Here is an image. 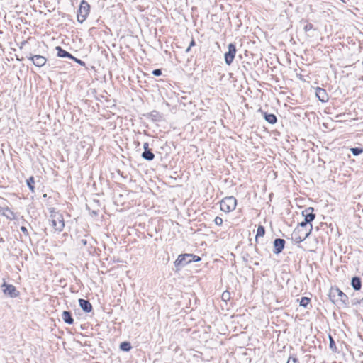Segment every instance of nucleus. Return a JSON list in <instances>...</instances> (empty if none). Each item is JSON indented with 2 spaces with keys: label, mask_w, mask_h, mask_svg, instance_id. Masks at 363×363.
<instances>
[{
  "label": "nucleus",
  "mask_w": 363,
  "mask_h": 363,
  "mask_svg": "<svg viewBox=\"0 0 363 363\" xmlns=\"http://www.w3.org/2000/svg\"><path fill=\"white\" fill-rule=\"evenodd\" d=\"M287 363H299L298 359L294 357H290Z\"/></svg>",
  "instance_id": "nucleus-33"
},
{
  "label": "nucleus",
  "mask_w": 363,
  "mask_h": 363,
  "mask_svg": "<svg viewBox=\"0 0 363 363\" xmlns=\"http://www.w3.org/2000/svg\"><path fill=\"white\" fill-rule=\"evenodd\" d=\"M50 213L51 214L50 222L51 223V225L52 226L55 231H62L65 227L63 216L61 213L54 212V211H51Z\"/></svg>",
  "instance_id": "nucleus-3"
},
{
  "label": "nucleus",
  "mask_w": 363,
  "mask_h": 363,
  "mask_svg": "<svg viewBox=\"0 0 363 363\" xmlns=\"http://www.w3.org/2000/svg\"><path fill=\"white\" fill-rule=\"evenodd\" d=\"M265 234V228L262 225H259L257 230V234L255 237L256 241H257L259 237H263Z\"/></svg>",
  "instance_id": "nucleus-22"
},
{
  "label": "nucleus",
  "mask_w": 363,
  "mask_h": 363,
  "mask_svg": "<svg viewBox=\"0 0 363 363\" xmlns=\"http://www.w3.org/2000/svg\"><path fill=\"white\" fill-rule=\"evenodd\" d=\"M147 118L154 122H157L162 120V115L159 111L153 110L148 113Z\"/></svg>",
  "instance_id": "nucleus-16"
},
{
  "label": "nucleus",
  "mask_w": 363,
  "mask_h": 363,
  "mask_svg": "<svg viewBox=\"0 0 363 363\" xmlns=\"http://www.w3.org/2000/svg\"><path fill=\"white\" fill-rule=\"evenodd\" d=\"M351 285L354 290L359 291L362 287V280L359 277H354L351 281Z\"/></svg>",
  "instance_id": "nucleus-18"
},
{
  "label": "nucleus",
  "mask_w": 363,
  "mask_h": 363,
  "mask_svg": "<svg viewBox=\"0 0 363 363\" xmlns=\"http://www.w3.org/2000/svg\"><path fill=\"white\" fill-rule=\"evenodd\" d=\"M221 298L223 301L227 302L230 299V293L228 291H225L221 295Z\"/></svg>",
  "instance_id": "nucleus-26"
},
{
  "label": "nucleus",
  "mask_w": 363,
  "mask_h": 363,
  "mask_svg": "<svg viewBox=\"0 0 363 363\" xmlns=\"http://www.w3.org/2000/svg\"><path fill=\"white\" fill-rule=\"evenodd\" d=\"M91 213L94 216H97L99 213V210H93Z\"/></svg>",
  "instance_id": "nucleus-38"
},
{
  "label": "nucleus",
  "mask_w": 363,
  "mask_h": 363,
  "mask_svg": "<svg viewBox=\"0 0 363 363\" xmlns=\"http://www.w3.org/2000/svg\"><path fill=\"white\" fill-rule=\"evenodd\" d=\"M237 206V199L231 196L223 198L220 202V210L225 213L234 211Z\"/></svg>",
  "instance_id": "nucleus-4"
},
{
  "label": "nucleus",
  "mask_w": 363,
  "mask_h": 363,
  "mask_svg": "<svg viewBox=\"0 0 363 363\" xmlns=\"http://www.w3.org/2000/svg\"><path fill=\"white\" fill-rule=\"evenodd\" d=\"M90 12V5L89 3L82 0L80 3L78 13H77V21L80 23H82L87 18L88 15Z\"/></svg>",
  "instance_id": "nucleus-6"
},
{
  "label": "nucleus",
  "mask_w": 363,
  "mask_h": 363,
  "mask_svg": "<svg viewBox=\"0 0 363 363\" xmlns=\"http://www.w3.org/2000/svg\"><path fill=\"white\" fill-rule=\"evenodd\" d=\"M313 229L312 224H310L308 229L296 227L292 234L291 239L295 243H301L305 240L311 234Z\"/></svg>",
  "instance_id": "nucleus-2"
},
{
  "label": "nucleus",
  "mask_w": 363,
  "mask_h": 363,
  "mask_svg": "<svg viewBox=\"0 0 363 363\" xmlns=\"http://www.w3.org/2000/svg\"><path fill=\"white\" fill-rule=\"evenodd\" d=\"M359 303L363 306V298L359 301Z\"/></svg>",
  "instance_id": "nucleus-40"
},
{
  "label": "nucleus",
  "mask_w": 363,
  "mask_h": 363,
  "mask_svg": "<svg viewBox=\"0 0 363 363\" xmlns=\"http://www.w3.org/2000/svg\"><path fill=\"white\" fill-rule=\"evenodd\" d=\"M302 215L304 217V220L308 223H311L315 218V214L313 213V208L312 207H308L303 210Z\"/></svg>",
  "instance_id": "nucleus-11"
},
{
  "label": "nucleus",
  "mask_w": 363,
  "mask_h": 363,
  "mask_svg": "<svg viewBox=\"0 0 363 363\" xmlns=\"http://www.w3.org/2000/svg\"><path fill=\"white\" fill-rule=\"evenodd\" d=\"M0 213L10 220L16 218L15 213L8 206L0 207Z\"/></svg>",
  "instance_id": "nucleus-12"
},
{
  "label": "nucleus",
  "mask_w": 363,
  "mask_h": 363,
  "mask_svg": "<svg viewBox=\"0 0 363 363\" xmlns=\"http://www.w3.org/2000/svg\"><path fill=\"white\" fill-rule=\"evenodd\" d=\"M26 183H27V185H28V188L30 189V190L33 192L34 189H35V186H34L35 180H34L33 177H30L29 179H28L26 181Z\"/></svg>",
  "instance_id": "nucleus-23"
},
{
  "label": "nucleus",
  "mask_w": 363,
  "mask_h": 363,
  "mask_svg": "<svg viewBox=\"0 0 363 363\" xmlns=\"http://www.w3.org/2000/svg\"><path fill=\"white\" fill-rule=\"evenodd\" d=\"M310 224L311 223H308V222H306L304 220L303 221L301 222L297 227L304 228V229H308Z\"/></svg>",
  "instance_id": "nucleus-27"
},
{
  "label": "nucleus",
  "mask_w": 363,
  "mask_h": 363,
  "mask_svg": "<svg viewBox=\"0 0 363 363\" xmlns=\"http://www.w3.org/2000/svg\"><path fill=\"white\" fill-rule=\"evenodd\" d=\"M80 242L84 246L86 245L87 244V241L86 239H82Z\"/></svg>",
  "instance_id": "nucleus-37"
},
{
  "label": "nucleus",
  "mask_w": 363,
  "mask_h": 363,
  "mask_svg": "<svg viewBox=\"0 0 363 363\" xmlns=\"http://www.w3.org/2000/svg\"><path fill=\"white\" fill-rule=\"evenodd\" d=\"M62 318L63 321L67 324L72 325L74 323V319L69 311H64L62 313Z\"/></svg>",
  "instance_id": "nucleus-17"
},
{
  "label": "nucleus",
  "mask_w": 363,
  "mask_h": 363,
  "mask_svg": "<svg viewBox=\"0 0 363 363\" xmlns=\"http://www.w3.org/2000/svg\"><path fill=\"white\" fill-rule=\"evenodd\" d=\"M1 287L3 288L4 294L11 298H16L20 295V292L16 289V286L12 284H8L4 282Z\"/></svg>",
  "instance_id": "nucleus-8"
},
{
  "label": "nucleus",
  "mask_w": 363,
  "mask_h": 363,
  "mask_svg": "<svg viewBox=\"0 0 363 363\" xmlns=\"http://www.w3.org/2000/svg\"><path fill=\"white\" fill-rule=\"evenodd\" d=\"M214 223L216 225L220 226L223 224V219L219 216H216L214 219Z\"/></svg>",
  "instance_id": "nucleus-29"
},
{
  "label": "nucleus",
  "mask_w": 363,
  "mask_h": 363,
  "mask_svg": "<svg viewBox=\"0 0 363 363\" xmlns=\"http://www.w3.org/2000/svg\"><path fill=\"white\" fill-rule=\"evenodd\" d=\"M350 151L352 152L353 155L357 156V155H360L361 153L363 152V148L359 147H352L350 149Z\"/></svg>",
  "instance_id": "nucleus-25"
},
{
  "label": "nucleus",
  "mask_w": 363,
  "mask_h": 363,
  "mask_svg": "<svg viewBox=\"0 0 363 363\" xmlns=\"http://www.w3.org/2000/svg\"><path fill=\"white\" fill-rule=\"evenodd\" d=\"M315 95L318 99L322 102H327L329 99L328 94H327L325 89L317 87L315 90Z\"/></svg>",
  "instance_id": "nucleus-13"
},
{
  "label": "nucleus",
  "mask_w": 363,
  "mask_h": 363,
  "mask_svg": "<svg viewBox=\"0 0 363 363\" xmlns=\"http://www.w3.org/2000/svg\"><path fill=\"white\" fill-rule=\"evenodd\" d=\"M330 348L333 351L336 349L335 342L331 336H330Z\"/></svg>",
  "instance_id": "nucleus-31"
},
{
  "label": "nucleus",
  "mask_w": 363,
  "mask_h": 363,
  "mask_svg": "<svg viewBox=\"0 0 363 363\" xmlns=\"http://www.w3.org/2000/svg\"><path fill=\"white\" fill-rule=\"evenodd\" d=\"M28 59L32 61L34 65L38 67L44 66L47 62V59L44 56L40 55H30L28 57Z\"/></svg>",
  "instance_id": "nucleus-9"
},
{
  "label": "nucleus",
  "mask_w": 363,
  "mask_h": 363,
  "mask_svg": "<svg viewBox=\"0 0 363 363\" xmlns=\"http://www.w3.org/2000/svg\"><path fill=\"white\" fill-rule=\"evenodd\" d=\"M285 243H286V242L284 239L276 238L273 242V244H274L273 252L274 254H279L280 252H281L284 248Z\"/></svg>",
  "instance_id": "nucleus-10"
},
{
  "label": "nucleus",
  "mask_w": 363,
  "mask_h": 363,
  "mask_svg": "<svg viewBox=\"0 0 363 363\" xmlns=\"http://www.w3.org/2000/svg\"><path fill=\"white\" fill-rule=\"evenodd\" d=\"M70 59L73 60L74 62H76L77 63H78L79 65H80L82 66H85V65H86L84 61L81 60L80 59L76 58L73 55H72V57Z\"/></svg>",
  "instance_id": "nucleus-28"
},
{
  "label": "nucleus",
  "mask_w": 363,
  "mask_h": 363,
  "mask_svg": "<svg viewBox=\"0 0 363 363\" xmlns=\"http://www.w3.org/2000/svg\"><path fill=\"white\" fill-rule=\"evenodd\" d=\"M143 149H144V150H150V149L149 148V143H145L143 144Z\"/></svg>",
  "instance_id": "nucleus-35"
},
{
  "label": "nucleus",
  "mask_w": 363,
  "mask_h": 363,
  "mask_svg": "<svg viewBox=\"0 0 363 363\" xmlns=\"http://www.w3.org/2000/svg\"><path fill=\"white\" fill-rule=\"evenodd\" d=\"M56 50L57 51V57H68V58H71L72 57V54H70L69 52L65 50L64 49H62L60 46H57L55 48Z\"/></svg>",
  "instance_id": "nucleus-19"
},
{
  "label": "nucleus",
  "mask_w": 363,
  "mask_h": 363,
  "mask_svg": "<svg viewBox=\"0 0 363 363\" xmlns=\"http://www.w3.org/2000/svg\"><path fill=\"white\" fill-rule=\"evenodd\" d=\"M152 74L159 77L162 75V70L160 69H155L152 71Z\"/></svg>",
  "instance_id": "nucleus-32"
},
{
  "label": "nucleus",
  "mask_w": 363,
  "mask_h": 363,
  "mask_svg": "<svg viewBox=\"0 0 363 363\" xmlns=\"http://www.w3.org/2000/svg\"><path fill=\"white\" fill-rule=\"evenodd\" d=\"M132 347L129 342H123L120 344V349L124 352H129Z\"/></svg>",
  "instance_id": "nucleus-21"
},
{
  "label": "nucleus",
  "mask_w": 363,
  "mask_h": 363,
  "mask_svg": "<svg viewBox=\"0 0 363 363\" xmlns=\"http://www.w3.org/2000/svg\"><path fill=\"white\" fill-rule=\"evenodd\" d=\"M311 299L308 297H302L300 300V306L307 308L309 305Z\"/></svg>",
  "instance_id": "nucleus-24"
},
{
  "label": "nucleus",
  "mask_w": 363,
  "mask_h": 363,
  "mask_svg": "<svg viewBox=\"0 0 363 363\" xmlns=\"http://www.w3.org/2000/svg\"><path fill=\"white\" fill-rule=\"evenodd\" d=\"M201 260V257L194 254L179 255L174 264L177 270L185 267L191 262H196Z\"/></svg>",
  "instance_id": "nucleus-1"
},
{
  "label": "nucleus",
  "mask_w": 363,
  "mask_h": 363,
  "mask_svg": "<svg viewBox=\"0 0 363 363\" xmlns=\"http://www.w3.org/2000/svg\"><path fill=\"white\" fill-rule=\"evenodd\" d=\"M191 48H190V47L189 46V47L186 49L185 52H190V50H191Z\"/></svg>",
  "instance_id": "nucleus-39"
},
{
  "label": "nucleus",
  "mask_w": 363,
  "mask_h": 363,
  "mask_svg": "<svg viewBox=\"0 0 363 363\" xmlns=\"http://www.w3.org/2000/svg\"><path fill=\"white\" fill-rule=\"evenodd\" d=\"M21 230L22 231V233H23L26 236H28V235H29V233H28V229H27L25 226H21Z\"/></svg>",
  "instance_id": "nucleus-34"
},
{
  "label": "nucleus",
  "mask_w": 363,
  "mask_h": 363,
  "mask_svg": "<svg viewBox=\"0 0 363 363\" xmlns=\"http://www.w3.org/2000/svg\"><path fill=\"white\" fill-rule=\"evenodd\" d=\"M79 304L82 309L86 313H90L93 309L91 303L88 300L79 298Z\"/></svg>",
  "instance_id": "nucleus-14"
},
{
  "label": "nucleus",
  "mask_w": 363,
  "mask_h": 363,
  "mask_svg": "<svg viewBox=\"0 0 363 363\" xmlns=\"http://www.w3.org/2000/svg\"><path fill=\"white\" fill-rule=\"evenodd\" d=\"M329 296L333 301L340 300L344 305L349 303L348 296L337 287L330 289Z\"/></svg>",
  "instance_id": "nucleus-5"
},
{
  "label": "nucleus",
  "mask_w": 363,
  "mask_h": 363,
  "mask_svg": "<svg viewBox=\"0 0 363 363\" xmlns=\"http://www.w3.org/2000/svg\"><path fill=\"white\" fill-rule=\"evenodd\" d=\"M141 156L144 160L147 161H152L155 158V155L151 150H144Z\"/></svg>",
  "instance_id": "nucleus-20"
},
{
  "label": "nucleus",
  "mask_w": 363,
  "mask_h": 363,
  "mask_svg": "<svg viewBox=\"0 0 363 363\" xmlns=\"http://www.w3.org/2000/svg\"><path fill=\"white\" fill-rule=\"evenodd\" d=\"M228 52L225 53L224 58L226 65H230L237 52L236 46L234 43H230L228 46Z\"/></svg>",
  "instance_id": "nucleus-7"
},
{
  "label": "nucleus",
  "mask_w": 363,
  "mask_h": 363,
  "mask_svg": "<svg viewBox=\"0 0 363 363\" xmlns=\"http://www.w3.org/2000/svg\"><path fill=\"white\" fill-rule=\"evenodd\" d=\"M195 45H196L195 40L194 38H192L189 46L190 48H191V47L194 46Z\"/></svg>",
  "instance_id": "nucleus-36"
},
{
  "label": "nucleus",
  "mask_w": 363,
  "mask_h": 363,
  "mask_svg": "<svg viewBox=\"0 0 363 363\" xmlns=\"http://www.w3.org/2000/svg\"><path fill=\"white\" fill-rule=\"evenodd\" d=\"M259 111L262 113L266 121H267L269 124H274L277 123V118L274 114L268 113L267 112L263 111L262 109H259Z\"/></svg>",
  "instance_id": "nucleus-15"
},
{
  "label": "nucleus",
  "mask_w": 363,
  "mask_h": 363,
  "mask_svg": "<svg viewBox=\"0 0 363 363\" xmlns=\"http://www.w3.org/2000/svg\"><path fill=\"white\" fill-rule=\"evenodd\" d=\"M313 28V25L311 23H308L305 25V26L303 27V30L306 31V32H308L311 30H312Z\"/></svg>",
  "instance_id": "nucleus-30"
}]
</instances>
